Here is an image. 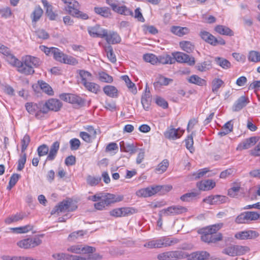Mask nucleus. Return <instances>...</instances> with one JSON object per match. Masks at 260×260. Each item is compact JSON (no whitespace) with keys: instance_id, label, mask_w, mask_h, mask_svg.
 Wrapping results in <instances>:
<instances>
[{"instance_id":"1a4fd4ad","label":"nucleus","mask_w":260,"mask_h":260,"mask_svg":"<svg viewBox=\"0 0 260 260\" xmlns=\"http://www.w3.org/2000/svg\"><path fill=\"white\" fill-rule=\"evenodd\" d=\"M42 242V240L38 237H35L20 240L17 242V245L21 248L29 249L40 245Z\"/></svg>"},{"instance_id":"f03ea898","label":"nucleus","mask_w":260,"mask_h":260,"mask_svg":"<svg viewBox=\"0 0 260 260\" xmlns=\"http://www.w3.org/2000/svg\"><path fill=\"white\" fill-rule=\"evenodd\" d=\"M223 226V223L213 224L201 230V240L206 243H216L222 239V235L220 233H217Z\"/></svg>"},{"instance_id":"2eb2a0df","label":"nucleus","mask_w":260,"mask_h":260,"mask_svg":"<svg viewBox=\"0 0 260 260\" xmlns=\"http://www.w3.org/2000/svg\"><path fill=\"white\" fill-rule=\"evenodd\" d=\"M42 106V103L39 104L27 103L25 104V107L26 110L30 114H35L36 117L39 118L40 114L42 113V112L40 110Z\"/></svg>"},{"instance_id":"3c124183","label":"nucleus","mask_w":260,"mask_h":260,"mask_svg":"<svg viewBox=\"0 0 260 260\" xmlns=\"http://www.w3.org/2000/svg\"><path fill=\"white\" fill-rule=\"evenodd\" d=\"M52 55L56 61L60 62H62L64 57H66V54L57 48H55V49H53Z\"/></svg>"},{"instance_id":"423d86ee","label":"nucleus","mask_w":260,"mask_h":260,"mask_svg":"<svg viewBox=\"0 0 260 260\" xmlns=\"http://www.w3.org/2000/svg\"><path fill=\"white\" fill-rule=\"evenodd\" d=\"M187 253L182 251H170L159 254L157 258L159 260H177L185 258Z\"/></svg>"},{"instance_id":"49530a36","label":"nucleus","mask_w":260,"mask_h":260,"mask_svg":"<svg viewBox=\"0 0 260 260\" xmlns=\"http://www.w3.org/2000/svg\"><path fill=\"white\" fill-rule=\"evenodd\" d=\"M200 36L206 42L211 45L213 44L214 36L209 32L206 31H202L200 33Z\"/></svg>"},{"instance_id":"6e6552de","label":"nucleus","mask_w":260,"mask_h":260,"mask_svg":"<svg viewBox=\"0 0 260 260\" xmlns=\"http://www.w3.org/2000/svg\"><path fill=\"white\" fill-rule=\"evenodd\" d=\"M59 97L62 100L71 103L78 108L83 107L85 105V100L76 94L62 93L60 95Z\"/></svg>"},{"instance_id":"5701e85b","label":"nucleus","mask_w":260,"mask_h":260,"mask_svg":"<svg viewBox=\"0 0 260 260\" xmlns=\"http://www.w3.org/2000/svg\"><path fill=\"white\" fill-rule=\"evenodd\" d=\"M106 36H104L103 38H105L107 42L110 44H115L120 42L121 38L120 36L115 31H110L108 32L106 29Z\"/></svg>"},{"instance_id":"f3484780","label":"nucleus","mask_w":260,"mask_h":260,"mask_svg":"<svg viewBox=\"0 0 260 260\" xmlns=\"http://www.w3.org/2000/svg\"><path fill=\"white\" fill-rule=\"evenodd\" d=\"M123 199V196L122 195H116L108 193H103L102 200L104 201L106 206L111 204L120 202Z\"/></svg>"},{"instance_id":"7ed1b4c3","label":"nucleus","mask_w":260,"mask_h":260,"mask_svg":"<svg viewBox=\"0 0 260 260\" xmlns=\"http://www.w3.org/2000/svg\"><path fill=\"white\" fill-rule=\"evenodd\" d=\"M179 242V240L177 238L164 236L147 242L144 246L149 249L161 248L174 245Z\"/></svg>"},{"instance_id":"de8ad7c7","label":"nucleus","mask_w":260,"mask_h":260,"mask_svg":"<svg viewBox=\"0 0 260 260\" xmlns=\"http://www.w3.org/2000/svg\"><path fill=\"white\" fill-rule=\"evenodd\" d=\"M224 84V82L219 78H215L212 82V90L217 94L219 89Z\"/></svg>"},{"instance_id":"a211bd4d","label":"nucleus","mask_w":260,"mask_h":260,"mask_svg":"<svg viewBox=\"0 0 260 260\" xmlns=\"http://www.w3.org/2000/svg\"><path fill=\"white\" fill-rule=\"evenodd\" d=\"M0 53L3 54L7 61L11 66L16 63V57L11 53V50L7 47L0 44Z\"/></svg>"},{"instance_id":"393cba45","label":"nucleus","mask_w":260,"mask_h":260,"mask_svg":"<svg viewBox=\"0 0 260 260\" xmlns=\"http://www.w3.org/2000/svg\"><path fill=\"white\" fill-rule=\"evenodd\" d=\"M258 140L259 138L257 137H251L246 139L242 143L239 144L237 149L242 150L243 149H248L251 146L255 145Z\"/></svg>"},{"instance_id":"0eeeda50","label":"nucleus","mask_w":260,"mask_h":260,"mask_svg":"<svg viewBox=\"0 0 260 260\" xmlns=\"http://www.w3.org/2000/svg\"><path fill=\"white\" fill-rule=\"evenodd\" d=\"M42 108L40 110L43 114H46L50 110L53 111H58L62 106L61 102L57 99H50L45 102L42 103Z\"/></svg>"},{"instance_id":"9d476101","label":"nucleus","mask_w":260,"mask_h":260,"mask_svg":"<svg viewBox=\"0 0 260 260\" xmlns=\"http://www.w3.org/2000/svg\"><path fill=\"white\" fill-rule=\"evenodd\" d=\"M173 57L175 59V62L180 63H186L189 66H193L195 64V59L192 56L181 52H175L172 53Z\"/></svg>"},{"instance_id":"4be33fe9","label":"nucleus","mask_w":260,"mask_h":260,"mask_svg":"<svg viewBox=\"0 0 260 260\" xmlns=\"http://www.w3.org/2000/svg\"><path fill=\"white\" fill-rule=\"evenodd\" d=\"M60 143L58 141H55L51 145L49 149L48 154L47 156L45 161H53L57 156L59 150Z\"/></svg>"},{"instance_id":"a18cd8bd","label":"nucleus","mask_w":260,"mask_h":260,"mask_svg":"<svg viewBox=\"0 0 260 260\" xmlns=\"http://www.w3.org/2000/svg\"><path fill=\"white\" fill-rule=\"evenodd\" d=\"M180 46L183 50L190 53L194 49V46L189 41H182L180 42Z\"/></svg>"},{"instance_id":"473e14b6","label":"nucleus","mask_w":260,"mask_h":260,"mask_svg":"<svg viewBox=\"0 0 260 260\" xmlns=\"http://www.w3.org/2000/svg\"><path fill=\"white\" fill-rule=\"evenodd\" d=\"M171 31L174 34L181 37L187 34L189 31V29L186 27L174 26L171 28Z\"/></svg>"},{"instance_id":"9b49d317","label":"nucleus","mask_w":260,"mask_h":260,"mask_svg":"<svg viewBox=\"0 0 260 260\" xmlns=\"http://www.w3.org/2000/svg\"><path fill=\"white\" fill-rule=\"evenodd\" d=\"M259 233L253 230H245L236 233L235 238L240 240H253L259 236Z\"/></svg>"},{"instance_id":"ddd939ff","label":"nucleus","mask_w":260,"mask_h":260,"mask_svg":"<svg viewBox=\"0 0 260 260\" xmlns=\"http://www.w3.org/2000/svg\"><path fill=\"white\" fill-rule=\"evenodd\" d=\"M187 211V209L183 206H172L166 209L162 210V212L164 213V216H175L184 213Z\"/></svg>"},{"instance_id":"864d4df0","label":"nucleus","mask_w":260,"mask_h":260,"mask_svg":"<svg viewBox=\"0 0 260 260\" xmlns=\"http://www.w3.org/2000/svg\"><path fill=\"white\" fill-rule=\"evenodd\" d=\"M169 162L167 159H164L160 164H159L156 168V171L159 174H161L165 172L169 167Z\"/></svg>"},{"instance_id":"cd10ccee","label":"nucleus","mask_w":260,"mask_h":260,"mask_svg":"<svg viewBox=\"0 0 260 260\" xmlns=\"http://www.w3.org/2000/svg\"><path fill=\"white\" fill-rule=\"evenodd\" d=\"M248 99L244 96L240 97L234 103L232 107V110L234 112H237L241 110L247 105Z\"/></svg>"},{"instance_id":"052dcab7","label":"nucleus","mask_w":260,"mask_h":260,"mask_svg":"<svg viewBox=\"0 0 260 260\" xmlns=\"http://www.w3.org/2000/svg\"><path fill=\"white\" fill-rule=\"evenodd\" d=\"M101 180V178L100 177H93L91 175H88L86 179L87 184L92 186L98 184Z\"/></svg>"},{"instance_id":"09e8293b","label":"nucleus","mask_w":260,"mask_h":260,"mask_svg":"<svg viewBox=\"0 0 260 260\" xmlns=\"http://www.w3.org/2000/svg\"><path fill=\"white\" fill-rule=\"evenodd\" d=\"M105 51L106 53L107 57L109 60L112 63H115L116 61V56L114 54L113 50L112 47L108 45L105 47Z\"/></svg>"},{"instance_id":"79ce46f5","label":"nucleus","mask_w":260,"mask_h":260,"mask_svg":"<svg viewBox=\"0 0 260 260\" xmlns=\"http://www.w3.org/2000/svg\"><path fill=\"white\" fill-rule=\"evenodd\" d=\"M158 62L162 64H173L175 63V59L168 54L160 55L158 56Z\"/></svg>"},{"instance_id":"6e6d98bb","label":"nucleus","mask_w":260,"mask_h":260,"mask_svg":"<svg viewBox=\"0 0 260 260\" xmlns=\"http://www.w3.org/2000/svg\"><path fill=\"white\" fill-rule=\"evenodd\" d=\"M112 10L120 14L127 15L128 13H132L126 6H120L118 3H117V5L115 6V8H113Z\"/></svg>"},{"instance_id":"ea45409f","label":"nucleus","mask_w":260,"mask_h":260,"mask_svg":"<svg viewBox=\"0 0 260 260\" xmlns=\"http://www.w3.org/2000/svg\"><path fill=\"white\" fill-rule=\"evenodd\" d=\"M151 102V98L150 95V92H147L146 94H144L142 95L141 98V103L145 110H148L150 105Z\"/></svg>"},{"instance_id":"e433bc0d","label":"nucleus","mask_w":260,"mask_h":260,"mask_svg":"<svg viewBox=\"0 0 260 260\" xmlns=\"http://www.w3.org/2000/svg\"><path fill=\"white\" fill-rule=\"evenodd\" d=\"M94 12L105 18H108L111 15V11L108 7H94Z\"/></svg>"},{"instance_id":"680f3d73","label":"nucleus","mask_w":260,"mask_h":260,"mask_svg":"<svg viewBox=\"0 0 260 260\" xmlns=\"http://www.w3.org/2000/svg\"><path fill=\"white\" fill-rule=\"evenodd\" d=\"M99 79L101 81L106 83H111L113 82V78L105 72L100 73Z\"/></svg>"},{"instance_id":"f257e3e1","label":"nucleus","mask_w":260,"mask_h":260,"mask_svg":"<svg viewBox=\"0 0 260 260\" xmlns=\"http://www.w3.org/2000/svg\"><path fill=\"white\" fill-rule=\"evenodd\" d=\"M15 62L13 66L17 68L18 72L25 75L34 74V69L39 68L42 63L39 58L29 55L23 56L21 60L16 58Z\"/></svg>"},{"instance_id":"2f4dec72","label":"nucleus","mask_w":260,"mask_h":260,"mask_svg":"<svg viewBox=\"0 0 260 260\" xmlns=\"http://www.w3.org/2000/svg\"><path fill=\"white\" fill-rule=\"evenodd\" d=\"M104 93L108 96L111 98H117L118 96V90L112 85H106L103 88Z\"/></svg>"},{"instance_id":"37998d69","label":"nucleus","mask_w":260,"mask_h":260,"mask_svg":"<svg viewBox=\"0 0 260 260\" xmlns=\"http://www.w3.org/2000/svg\"><path fill=\"white\" fill-rule=\"evenodd\" d=\"M215 61L217 65L224 69H228L231 68V64L230 62L225 58L217 57L215 58Z\"/></svg>"},{"instance_id":"338daca9","label":"nucleus","mask_w":260,"mask_h":260,"mask_svg":"<svg viewBox=\"0 0 260 260\" xmlns=\"http://www.w3.org/2000/svg\"><path fill=\"white\" fill-rule=\"evenodd\" d=\"M209 171L208 169L207 168L199 170L197 172L194 173L192 174V179L194 180L199 179L203 177Z\"/></svg>"},{"instance_id":"8fccbe9b","label":"nucleus","mask_w":260,"mask_h":260,"mask_svg":"<svg viewBox=\"0 0 260 260\" xmlns=\"http://www.w3.org/2000/svg\"><path fill=\"white\" fill-rule=\"evenodd\" d=\"M43 12V10L40 6L36 7L31 15L32 22L38 21L42 16Z\"/></svg>"},{"instance_id":"f704fd0d","label":"nucleus","mask_w":260,"mask_h":260,"mask_svg":"<svg viewBox=\"0 0 260 260\" xmlns=\"http://www.w3.org/2000/svg\"><path fill=\"white\" fill-rule=\"evenodd\" d=\"M173 82V79L165 77L162 75H159L157 77V81L153 84L154 86L156 88L158 85L167 86Z\"/></svg>"},{"instance_id":"e2e57ef3","label":"nucleus","mask_w":260,"mask_h":260,"mask_svg":"<svg viewBox=\"0 0 260 260\" xmlns=\"http://www.w3.org/2000/svg\"><path fill=\"white\" fill-rule=\"evenodd\" d=\"M26 161V154L24 153L23 154H21L20 158L18 161V166L17 170L19 171L22 170L24 167Z\"/></svg>"},{"instance_id":"774afa93","label":"nucleus","mask_w":260,"mask_h":260,"mask_svg":"<svg viewBox=\"0 0 260 260\" xmlns=\"http://www.w3.org/2000/svg\"><path fill=\"white\" fill-rule=\"evenodd\" d=\"M235 173L236 170L234 168H229L220 173V178L224 179L230 175H234Z\"/></svg>"},{"instance_id":"a19ab883","label":"nucleus","mask_w":260,"mask_h":260,"mask_svg":"<svg viewBox=\"0 0 260 260\" xmlns=\"http://www.w3.org/2000/svg\"><path fill=\"white\" fill-rule=\"evenodd\" d=\"M121 78L125 82L127 87L131 90L132 93L136 94L137 92V88L135 84L131 81L128 76L127 75H123L121 77Z\"/></svg>"},{"instance_id":"603ef678","label":"nucleus","mask_w":260,"mask_h":260,"mask_svg":"<svg viewBox=\"0 0 260 260\" xmlns=\"http://www.w3.org/2000/svg\"><path fill=\"white\" fill-rule=\"evenodd\" d=\"M24 217L23 213H17L5 219V222L7 224H10L14 222H16L20 220H22Z\"/></svg>"},{"instance_id":"a878e982","label":"nucleus","mask_w":260,"mask_h":260,"mask_svg":"<svg viewBox=\"0 0 260 260\" xmlns=\"http://www.w3.org/2000/svg\"><path fill=\"white\" fill-rule=\"evenodd\" d=\"M197 185L200 190L206 191L213 188L215 183L212 180H206L197 183Z\"/></svg>"},{"instance_id":"b1692460","label":"nucleus","mask_w":260,"mask_h":260,"mask_svg":"<svg viewBox=\"0 0 260 260\" xmlns=\"http://www.w3.org/2000/svg\"><path fill=\"white\" fill-rule=\"evenodd\" d=\"M184 131L180 130V129H176L174 128H170L164 133L165 137L170 140H175L179 138L183 133Z\"/></svg>"},{"instance_id":"aec40b11","label":"nucleus","mask_w":260,"mask_h":260,"mask_svg":"<svg viewBox=\"0 0 260 260\" xmlns=\"http://www.w3.org/2000/svg\"><path fill=\"white\" fill-rule=\"evenodd\" d=\"M58 209L60 212H72L75 211L77 207L74 205L71 201L68 200H63L58 205Z\"/></svg>"},{"instance_id":"c756f323","label":"nucleus","mask_w":260,"mask_h":260,"mask_svg":"<svg viewBox=\"0 0 260 260\" xmlns=\"http://www.w3.org/2000/svg\"><path fill=\"white\" fill-rule=\"evenodd\" d=\"M119 146L121 151L133 154L136 150L133 144L125 143L124 141L120 142L119 143Z\"/></svg>"},{"instance_id":"5fc2aeb1","label":"nucleus","mask_w":260,"mask_h":260,"mask_svg":"<svg viewBox=\"0 0 260 260\" xmlns=\"http://www.w3.org/2000/svg\"><path fill=\"white\" fill-rule=\"evenodd\" d=\"M248 60L253 62H260V52L256 51H250L249 52Z\"/></svg>"},{"instance_id":"c9c22d12","label":"nucleus","mask_w":260,"mask_h":260,"mask_svg":"<svg viewBox=\"0 0 260 260\" xmlns=\"http://www.w3.org/2000/svg\"><path fill=\"white\" fill-rule=\"evenodd\" d=\"M83 86L89 91L96 94L98 93L101 91L100 85L94 82H85V84H83Z\"/></svg>"},{"instance_id":"f8f14e48","label":"nucleus","mask_w":260,"mask_h":260,"mask_svg":"<svg viewBox=\"0 0 260 260\" xmlns=\"http://www.w3.org/2000/svg\"><path fill=\"white\" fill-rule=\"evenodd\" d=\"M67 251L76 254L90 253L95 251V248L92 246L81 245H72L67 249Z\"/></svg>"},{"instance_id":"0e129e2a","label":"nucleus","mask_w":260,"mask_h":260,"mask_svg":"<svg viewBox=\"0 0 260 260\" xmlns=\"http://www.w3.org/2000/svg\"><path fill=\"white\" fill-rule=\"evenodd\" d=\"M38 155L41 157L48 154L49 147L46 144L39 146L37 149Z\"/></svg>"},{"instance_id":"4468645a","label":"nucleus","mask_w":260,"mask_h":260,"mask_svg":"<svg viewBox=\"0 0 260 260\" xmlns=\"http://www.w3.org/2000/svg\"><path fill=\"white\" fill-rule=\"evenodd\" d=\"M256 215L254 214V211H247L243 212L239 215L235 219V222L237 223H245L249 221L254 220Z\"/></svg>"},{"instance_id":"dca6fc26","label":"nucleus","mask_w":260,"mask_h":260,"mask_svg":"<svg viewBox=\"0 0 260 260\" xmlns=\"http://www.w3.org/2000/svg\"><path fill=\"white\" fill-rule=\"evenodd\" d=\"M87 30L90 36L92 37L103 38L106 36V29L101 27L99 24L88 27Z\"/></svg>"},{"instance_id":"20e7f679","label":"nucleus","mask_w":260,"mask_h":260,"mask_svg":"<svg viewBox=\"0 0 260 260\" xmlns=\"http://www.w3.org/2000/svg\"><path fill=\"white\" fill-rule=\"evenodd\" d=\"M62 2L68 6V13L74 17L87 20L89 18L87 14L79 11V4L76 0H61Z\"/></svg>"},{"instance_id":"13d9d810","label":"nucleus","mask_w":260,"mask_h":260,"mask_svg":"<svg viewBox=\"0 0 260 260\" xmlns=\"http://www.w3.org/2000/svg\"><path fill=\"white\" fill-rule=\"evenodd\" d=\"M193 133H192L191 135L188 136L186 139L185 140V146L186 148L189 150L191 153H192L194 151V149L193 148V140L192 135Z\"/></svg>"},{"instance_id":"bf43d9fd","label":"nucleus","mask_w":260,"mask_h":260,"mask_svg":"<svg viewBox=\"0 0 260 260\" xmlns=\"http://www.w3.org/2000/svg\"><path fill=\"white\" fill-rule=\"evenodd\" d=\"M198 195H199V193L197 192H188L182 195L180 197V199L183 202H189Z\"/></svg>"},{"instance_id":"c03bdc74","label":"nucleus","mask_w":260,"mask_h":260,"mask_svg":"<svg viewBox=\"0 0 260 260\" xmlns=\"http://www.w3.org/2000/svg\"><path fill=\"white\" fill-rule=\"evenodd\" d=\"M235 256L246 254L250 251V248L247 246L235 245Z\"/></svg>"},{"instance_id":"7c9ffc66","label":"nucleus","mask_w":260,"mask_h":260,"mask_svg":"<svg viewBox=\"0 0 260 260\" xmlns=\"http://www.w3.org/2000/svg\"><path fill=\"white\" fill-rule=\"evenodd\" d=\"M196 68L200 72H206L212 68V61L207 60L203 62L198 63L196 66Z\"/></svg>"},{"instance_id":"412c9836","label":"nucleus","mask_w":260,"mask_h":260,"mask_svg":"<svg viewBox=\"0 0 260 260\" xmlns=\"http://www.w3.org/2000/svg\"><path fill=\"white\" fill-rule=\"evenodd\" d=\"M227 199L225 196L215 195L208 197L203 200V202L211 205H219L225 203Z\"/></svg>"},{"instance_id":"bb28decb","label":"nucleus","mask_w":260,"mask_h":260,"mask_svg":"<svg viewBox=\"0 0 260 260\" xmlns=\"http://www.w3.org/2000/svg\"><path fill=\"white\" fill-rule=\"evenodd\" d=\"M214 30L218 34L221 35L230 37L234 35V31L229 27L225 25H217L214 27Z\"/></svg>"},{"instance_id":"39448f33","label":"nucleus","mask_w":260,"mask_h":260,"mask_svg":"<svg viewBox=\"0 0 260 260\" xmlns=\"http://www.w3.org/2000/svg\"><path fill=\"white\" fill-rule=\"evenodd\" d=\"M164 188H165V190L168 191L170 190L172 187L170 186H163L161 185L149 186L138 190L136 194L139 197L147 198L156 194Z\"/></svg>"},{"instance_id":"6ab92c4d","label":"nucleus","mask_w":260,"mask_h":260,"mask_svg":"<svg viewBox=\"0 0 260 260\" xmlns=\"http://www.w3.org/2000/svg\"><path fill=\"white\" fill-rule=\"evenodd\" d=\"M210 254L206 251H198L188 254L187 253L186 257L188 260H208Z\"/></svg>"},{"instance_id":"c85d7f7f","label":"nucleus","mask_w":260,"mask_h":260,"mask_svg":"<svg viewBox=\"0 0 260 260\" xmlns=\"http://www.w3.org/2000/svg\"><path fill=\"white\" fill-rule=\"evenodd\" d=\"M42 4L46 9V13L49 19L54 20L57 15L53 11V6L50 5L47 0H42Z\"/></svg>"},{"instance_id":"69168bd1","label":"nucleus","mask_w":260,"mask_h":260,"mask_svg":"<svg viewBox=\"0 0 260 260\" xmlns=\"http://www.w3.org/2000/svg\"><path fill=\"white\" fill-rule=\"evenodd\" d=\"M235 245L226 246L222 250V253L230 256H235Z\"/></svg>"},{"instance_id":"58836bf2","label":"nucleus","mask_w":260,"mask_h":260,"mask_svg":"<svg viewBox=\"0 0 260 260\" xmlns=\"http://www.w3.org/2000/svg\"><path fill=\"white\" fill-rule=\"evenodd\" d=\"M188 81L190 83L194 84L199 86H204L206 84L205 80L196 75H191L188 79Z\"/></svg>"},{"instance_id":"72a5a7b5","label":"nucleus","mask_w":260,"mask_h":260,"mask_svg":"<svg viewBox=\"0 0 260 260\" xmlns=\"http://www.w3.org/2000/svg\"><path fill=\"white\" fill-rule=\"evenodd\" d=\"M77 73L81 80V83L83 85L85 82H88V80H91L92 75L90 73L84 70H77Z\"/></svg>"},{"instance_id":"4c0bfd02","label":"nucleus","mask_w":260,"mask_h":260,"mask_svg":"<svg viewBox=\"0 0 260 260\" xmlns=\"http://www.w3.org/2000/svg\"><path fill=\"white\" fill-rule=\"evenodd\" d=\"M38 84L43 92L50 95L53 94V91L48 83L43 80H39Z\"/></svg>"},{"instance_id":"4d7b16f0","label":"nucleus","mask_w":260,"mask_h":260,"mask_svg":"<svg viewBox=\"0 0 260 260\" xmlns=\"http://www.w3.org/2000/svg\"><path fill=\"white\" fill-rule=\"evenodd\" d=\"M143 59L146 62H150L152 64L158 63V57L153 54H146L143 55Z\"/></svg>"}]
</instances>
